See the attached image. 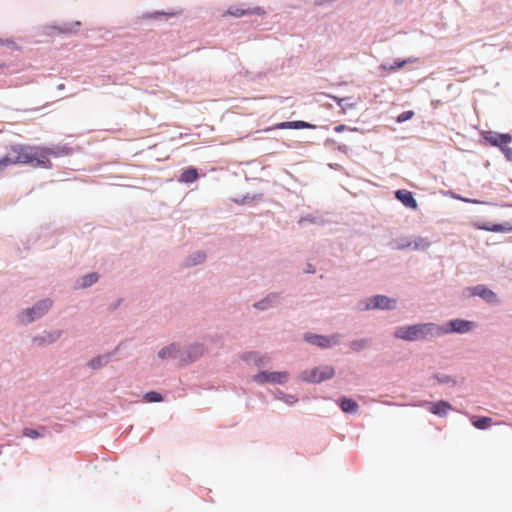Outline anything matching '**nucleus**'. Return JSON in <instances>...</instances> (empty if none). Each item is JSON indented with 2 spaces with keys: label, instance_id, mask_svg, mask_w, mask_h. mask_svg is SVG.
Listing matches in <instances>:
<instances>
[{
  "label": "nucleus",
  "instance_id": "nucleus-36",
  "mask_svg": "<svg viewBox=\"0 0 512 512\" xmlns=\"http://www.w3.org/2000/svg\"><path fill=\"white\" fill-rule=\"evenodd\" d=\"M161 15H165V13H162V12H155V13H152V14H149L147 16H145L146 18H157Z\"/></svg>",
  "mask_w": 512,
  "mask_h": 512
},
{
  "label": "nucleus",
  "instance_id": "nucleus-20",
  "mask_svg": "<svg viewBox=\"0 0 512 512\" xmlns=\"http://www.w3.org/2000/svg\"><path fill=\"white\" fill-rule=\"evenodd\" d=\"M243 359L245 361H253L258 366L263 365L265 361H269L268 357H259L258 354L255 352L248 353L247 355L244 356Z\"/></svg>",
  "mask_w": 512,
  "mask_h": 512
},
{
  "label": "nucleus",
  "instance_id": "nucleus-3",
  "mask_svg": "<svg viewBox=\"0 0 512 512\" xmlns=\"http://www.w3.org/2000/svg\"><path fill=\"white\" fill-rule=\"evenodd\" d=\"M334 374V368L332 366L326 365L303 371L300 374V379L306 382L320 383L324 380L331 379Z\"/></svg>",
  "mask_w": 512,
  "mask_h": 512
},
{
  "label": "nucleus",
  "instance_id": "nucleus-8",
  "mask_svg": "<svg viewBox=\"0 0 512 512\" xmlns=\"http://www.w3.org/2000/svg\"><path fill=\"white\" fill-rule=\"evenodd\" d=\"M396 301L384 295H377L367 299L364 302L363 310L371 309H392L395 307Z\"/></svg>",
  "mask_w": 512,
  "mask_h": 512
},
{
  "label": "nucleus",
  "instance_id": "nucleus-5",
  "mask_svg": "<svg viewBox=\"0 0 512 512\" xmlns=\"http://www.w3.org/2000/svg\"><path fill=\"white\" fill-rule=\"evenodd\" d=\"M476 327L475 322L466 321L462 319L451 320L447 327L436 326V334H447L451 332L466 333Z\"/></svg>",
  "mask_w": 512,
  "mask_h": 512
},
{
  "label": "nucleus",
  "instance_id": "nucleus-35",
  "mask_svg": "<svg viewBox=\"0 0 512 512\" xmlns=\"http://www.w3.org/2000/svg\"><path fill=\"white\" fill-rule=\"evenodd\" d=\"M346 129H347V127L344 124H340L334 128L335 132H337V133H341V132L345 131Z\"/></svg>",
  "mask_w": 512,
  "mask_h": 512
},
{
  "label": "nucleus",
  "instance_id": "nucleus-31",
  "mask_svg": "<svg viewBox=\"0 0 512 512\" xmlns=\"http://www.w3.org/2000/svg\"><path fill=\"white\" fill-rule=\"evenodd\" d=\"M281 399L284 400L289 405H292L297 402V398L293 395H285Z\"/></svg>",
  "mask_w": 512,
  "mask_h": 512
},
{
  "label": "nucleus",
  "instance_id": "nucleus-6",
  "mask_svg": "<svg viewBox=\"0 0 512 512\" xmlns=\"http://www.w3.org/2000/svg\"><path fill=\"white\" fill-rule=\"evenodd\" d=\"M289 378V373L286 371L281 372H267L261 371L253 376V381L258 384H284Z\"/></svg>",
  "mask_w": 512,
  "mask_h": 512
},
{
  "label": "nucleus",
  "instance_id": "nucleus-40",
  "mask_svg": "<svg viewBox=\"0 0 512 512\" xmlns=\"http://www.w3.org/2000/svg\"><path fill=\"white\" fill-rule=\"evenodd\" d=\"M74 26H75L76 28H78V27L80 26V23H79V22H76V23L74 24Z\"/></svg>",
  "mask_w": 512,
  "mask_h": 512
},
{
  "label": "nucleus",
  "instance_id": "nucleus-17",
  "mask_svg": "<svg viewBox=\"0 0 512 512\" xmlns=\"http://www.w3.org/2000/svg\"><path fill=\"white\" fill-rule=\"evenodd\" d=\"M340 407L342 411L346 413H356L358 410V404L349 398H343L340 400Z\"/></svg>",
  "mask_w": 512,
  "mask_h": 512
},
{
  "label": "nucleus",
  "instance_id": "nucleus-37",
  "mask_svg": "<svg viewBox=\"0 0 512 512\" xmlns=\"http://www.w3.org/2000/svg\"><path fill=\"white\" fill-rule=\"evenodd\" d=\"M77 29H75L76 31ZM58 31L60 33H71V32H74V29L73 28H63V29H58Z\"/></svg>",
  "mask_w": 512,
  "mask_h": 512
},
{
  "label": "nucleus",
  "instance_id": "nucleus-10",
  "mask_svg": "<svg viewBox=\"0 0 512 512\" xmlns=\"http://www.w3.org/2000/svg\"><path fill=\"white\" fill-rule=\"evenodd\" d=\"M304 339L313 345L319 346L321 348H327V347H331L333 345L338 344L339 335L325 337V336L317 335V334H306L304 336Z\"/></svg>",
  "mask_w": 512,
  "mask_h": 512
},
{
  "label": "nucleus",
  "instance_id": "nucleus-7",
  "mask_svg": "<svg viewBox=\"0 0 512 512\" xmlns=\"http://www.w3.org/2000/svg\"><path fill=\"white\" fill-rule=\"evenodd\" d=\"M429 246V241L421 237L415 239L402 238L395 242V248L398 250H426Z\"/></svg>",
  "mask_w": 512,
  "mask_h": 512
},
{
  "label": "nucleus",
  "instance_id": "nucleus-41",
  "mask_svg": "<svg viewBox=\"0 0 512 512\" xmlns=\"http://www.w3.org/2000/svg\"><path fill=\"white\" fill-rule=\"evenodd\" d=\"M440 382H446L447 378L439 379Z\"/></svg>",
  "mask_w": 512,
  "mask_h": 512
},
{
  "label": "nucleus",
  "instance_id": "nucleus-15",
  "mask_svg": "<svg viewBox=\"0 0 512 512\" xmlns=\"http://www.w3.org/2000/svg\"><path fill=\"white\" fill-rule=\"evenodd\" d=\"M482 230L492 231V232H508L512 231V225L505 224H492L490 222L482 223Z\"/></svg>",
  "mask_w": 512,
  "mask_h": 512
},
{
  "label": "nucleus",
  "instance_id": "nucleus-2",
  "mask_svg": "<svg viewBox=\"0 0 512 512\" xmlns=\"http://www.w3.org/2000/svg\"><path fill=\"white\" fill-rule=\"evenodd\" d=\"M432 334H436V325L432 323L402 326L394 332L396 338L406 341H416Z\"/></svg>",
  "mask_w": 512,
  "mask_h": 512
},
{
  "label": "nucleus",
  "instance_id": "nucleus-26",
  "mask_svg": "<svg viewBox=\"0 0 512 512\" xmlns=\"http://www.w3.org/2000/svg\"><path fill=\"white\" fill-rule=\"evenodd\" d=\"M145 400L147 402H161L163 400V398L160 393L152 391V392H148L145 395Z\"/></svg>",
  "mask_w": 512,
  "mask_h": 512
},
{
  "label": "nucleus",
  "instance_id": "nucleus-18",
  "mask_svg": "<svg viewBox=\"0 0 512 512\" xmlns=\"http://www.w3.org/2000/svg\"><path fill=\"white\" fill-rule=\"evenodd\" d=\"M204 353V349L202 345L195 344L191 345L187 350V360L193 361L200 357Z\"/></svg>",
  "mask_w": 512,
  "mask_h": 512
},
{
  "label": "nucleus",
  "instance_id": "nucleus-33",
  "mask_svg": "<svg viewBox=\"0 0 512 512\" xmlns=\"http://www.w3.org/2000/svg\"><path fill=\"white\" fill-rule=\"evenodd\" d=\"M0 44L1 45L9 46V47H11L13 49H19V47L13 41H11V40H7L5 42L0 40Z\"/></svg>",
  "mask_w": 512,
  "mask_h": 512
},
{
  "label": "nucleus",
  "instance_id": "nucleus-39",
  "mask_svg": "<svg viewBox=\"0 0 512 512\" xmlns=\"http://www.w3.org/2000/svg\"><path fill=\"white\" fill-rule=\"evenodd\" d=\"M306 271L309 272V273H314L315 272L314 269H311L310 265H308V269Z\"/></svg>",
  "mask_w": 512,
  "mask_h": 512
},
{
  "label": "nucleus",
  "instance_id": "nucleus-30",
  "mask_svg": "<svg viewBox=\"0 0 512 512\" xmlns=\"http://www.w3.org/2000/svg\"><path fill=\"white\" fill-rule=\"evenodd\" d=\"M501 150L503 151L505 157L509 160V161H512V148L511 147H508L507 145H504Z\"/></svg>",
  "mask_w": 512,
  "mask_h": 512
},
{
  "label": "nucleus",
  "instance_id": "nucleus-12",
  "mask_svg": "<svg viewBox=\"0 0 512 512\" xmlns=\"http://www.w3.org/2000/svg\"><path fill=\"white\" fill-rule=\"evenodd\" d=\"M395 197L406 207L417 209L418 204L411 191L402 189L395 192Z\"/></svg>",
  "mask_w": 512,
  "mask_h": 512
},
{
  "label": "nucleus",
  "instance_id": "nucleus-4",
  "mask_svg": "<svg viewBox=\"0 0 512 512\" xmlns=\"http://www.w3.org/2000/svg\"><path fill=\"white\" fill-rule=\"evenodd\" d=\"M265 10L262 7H249L245 4L242 5H231L223 14L222 17H234L241 18L244 16L251 15H264Z\"/></svg>",
  "mask_w": 512,
  "mask_h": 512
},
{
  "label": "nucleus",
  "instance_id": "nucleus-22",
  "mask_svg": "<svg viewBox=\"0 0 512 512\" xmlns=\"http://www.w3.org/2000/svg\"><path fill=\"white\" fill-rule=\"evenodd\" d=\"M98 280V275L96 273H90L88 275H85L82 278V283L80 284V287L85 288L91 286L93 283H95Z\"/></svg>",
  "mask_w": 512,
  "mask_h": 512
},
{
  "label": "nucleus",
  "instance_id": "nucleus-34",
  "mask_svg": "<svg viewBox=\"0 0 512 512\" xmlns=\"http://www.w3.org/2000/svg\"><path fill=\"white\" fill-rule=\"evenodd\" d=\"M491 422L490 418L482 417V430L489 427Z\"/></svg>",
  "mask_w": 512,
  "mask_h": 512
},
{
  "label": "nucleus",
  "instance_id": "nucleus-23",
  "mask_svg": "<svg viewBox=\"0 0 512 512\" xmlns=\"http://www.w3.org/2000/svg\"><path fill=\"white\" fill-rule=\"evenodd\" d=\"M369 344L367 339L355 340L350 343V348L356 352H359L366 348Z\"/></svg>",
  "mask_w": 512,
  "mask_h": 512
},
{
  "label": "nucleus",
  "instance_id": "nucleus-9",
  "mask_svg": "<svg viewBox=\"0 0 512 512\" xmlns=\"http://www.w3.org/2000/svg\"><path fill=\"white\" fill-rule=\"evenodd\" d=\"M51 301L50 300H43L37 303L34 307L27 309L22 317L21 321L23 323H29L33 321L34 319L42 316L50 307H51Z\"/></svg>",
  "mask_w": 512,
  "mask_h": 512
},
{
  "label": "nucleus",
  "instance_id": "nucleus-32",
  "mask_svg": "<svg viewBox=\"0 0 512 512\" xmlns=\"http://www.w3.org/2000/svg\"><path fill=\"white\" fill-rule=\"evenodd\" d=\"M204 259H205V255L203 253H201V252H198L196 254V257H195L194 261L192 262V264L193 265L200 264V263H202L204 261Z\"/></svg>",
  "mask_w": 512,
  "mask_h": 512
},
{
  "label": "nucleus",
  "instance_id": "nucleus-13",
  "mask_svg": "<svg viewBox=\"0 0 512 512\" xmlns=\"http://www.w3.org/2000/svg\"><path fill=\"white\" fill-rule=\"evenodd\" d=\"M485 139L492 145L502 148L512 141V136L510 134H493L488 132L485 135Z\"/></svg>",
  "mask_w": 512,
  "mask_h": 512
},
{
  "label": "nucleus",
  "instance_id": "nucleus-24",
  "mask_svg": "<svg viewBox=\"0 0 512 512\" xmlns=\"http://www.w3.org/2000/svg\"><path fill=\"white\" fill-rule=\"evenodd\" d=\"M415 61H416L415 58H408V59H405V60H397L388 69H389V71H395L397 69H401L406 64L413 63Z\"/></svg>",
  "mask_w": 512,
  "mask_h": 512
},
{
  "label": "nucleus",
  "instance_id": "nucleus-38",
  "mask_svg": "<svg viewBox=\"0 0 512 512\" xmlns=\"http://www.w3.org/2000/svg\"><path fill=\"white\" fill-rule=\"evenodd\" d=\"M473 425H474L476 428H480V418H479V419L474 418V419H473Z\"/></svg>",
  "mask_w": 512,
  "mask_h": 512
},
{
  "label": "nucleus",
  "instance_id": "nucleus-11",
  "mask_svg": "<svg viewBox=\"0 0 512 512\" xmlns=\"http://www.w3.org/2000/svg\"><path fill=\"white\" fill-rule=\"evenodd\" d=\"M422 406H425L431 413L438 416H445L449 410H452V406L443 400L438 402H423Z\"/></svg>",
  "mask_w": 512,
  "mask_h": 512
},
{
  "label": "nucleus",
  "instance_id": "nucleus-1",
  "mask_svg": "<svg viewBox=\"0 0 512 512\" xmlns=\"http://www.w3.org/2000/svg\"><path fill=\"white\" fill-rule=\"evenodd\" d=\"M51 156H57V153L48 147L12 145L7 155L0 159V172L8 166L16 164H30L34 167L51 168Z\"/></svg>",
  "mask_w": 512,
  "mask_h": 512
},
{
  "label": "nucleus",
  "instance_id": "nucleus-28",
  "mask_svg": "<svg viewBox=\"0 0 512 512\" xmlns=\"http://www.w3.org/2000/svg\"><path fill=\"white\" fill-rule=\"evenodd\" d=\"M413 115H414L413 111H405L398 116L397 121L405 122V121L411 119L413 117Z\"/></svg>",
  "mask_w": 512,
  "mask_h": 512
},
{
  "label": "nucleus",
  "instance_id": "nucleus-25",
  "mask_svg": "<svg viewBox=\"0 0 512 512\" xmlns=\"http://www.w3.org/2000/svg\"><path fill=\"white\" fill-rule=\"evenodd\" d=\"M482 299L489 303H494L497 301V296L491 290L482 288Z\"/></svg>",
  "mask_w": 512,
  "mask_h": 512
},
{
  "label": "nucleus",
  "instance_id": "nucleus-14",
  "mask_svg": "<svg viewBox=\"0 0 512 512\" xmlns=\"http://www.w3.org/2000/svg\"><path fill=\"white\" fill-rule=\"evenodd\" d=\"M274 129H314L315 125H312L305 121H287L276 124Z\"/></svg>",
  "mask_w": 512,
  "mask_h": 512
},
{
  "label": "nucleus",
  "instance_id": "nucleus-21",
  "mask_svg": "<svg viewBox=\"0 0 512 512\" xmlns=\"http://www.w3.org/2000/svg\"><path fill=\"white\" fill-rule=\"evenodd\" d=\"M107 361L108 358L106 356H97L89 361L88 366L92 369H97L106 364Z\"/></svg>",
  "mask_w": 512,
  "mask_h": 512
},
{
  "label": "nucleus",
  "instance_id": "nucleus-29",
  "mask_svg": "<svg viewBox=\"0 0 512 512\" xmlns=\"http://www.w3.org/2000/svg\"><path fill=\"white\" fill-rule=\"evenodd\" d=\"M272 298H275V295L268 296L265 300L256 303L255 306L259 309H265L267 307L266 303L270 302Z\"/></svg>",
  "mask_w": 512,
  "mask_h": 512
},
{
  "label": "nucleus",
  "instance_id": "nucleus-19",
  "mask_svg": "<svg viewBox=\"0 0 512 512\" xmlns=\"http://www.w3.org/2000/svg\"><path fill=\"white\" fill-rule=\"evenodd\" d=\"M177 351L178 350H177L176 345L172 344L168 347L161 349L159 351L158 355L161 359H167V358L174 357Z\"/></svg>",
  "mask_w": 512,
  "mask_h": 512
},
{
  "label": "nucleus",
  "instance_id": "nucleus-16",
  "mask_svg": "<svg viewBox=\"0 0 512 512\" xmlns=\"http://www.w3.org/2000/svg\"><path fill=\"white\" fill-rule=\"evenodd\" d=\"M198 178V172L196 168L189 167L180 175L179 181L184 183H192Z\"/></svg>",
  "mask_w": 512,
  "mask_h": 512
},
{
  "label": "nucleus",
  "instance_id": "nucleus-27",
  "mask_svg": "<svg viewBox=\"0 0 512 512\" xmlns=\"http://www.w3.org/2000/svg\"><path fill=\"white\" fill-rule=\"evenodd\" d=\"M22 434H23V436L29 437L32 439H36V438H39L42 436L37 430L31 429V428H24L22 431Z\"/></svg>",
  "mask_w": 512,
  "mask_h": 512
}]
</instances>
